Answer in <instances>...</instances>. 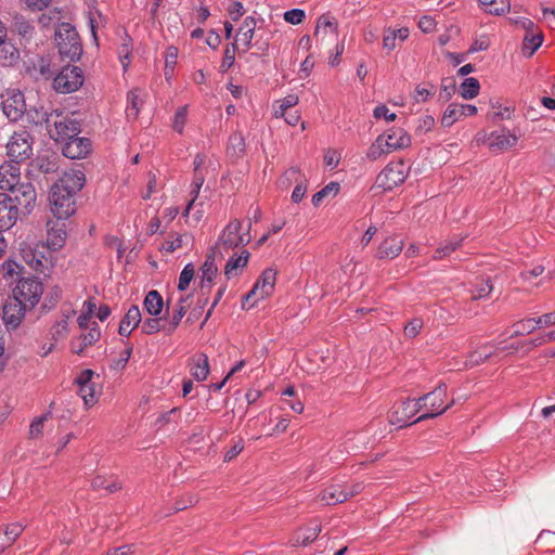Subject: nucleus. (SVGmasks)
Wrapping results in <instances>:
<instances>
[{"instance_id":"c85d7f7f","label":"nucleus","mask_w":555,"mask_h":555,"mask_svg":"<svg viewBox=\"0 0 555 555\" xmlns=\"http://www.w3.org/2000/svg\"><path fill=\"white\" fill-rule=\"evenodd\" d=\"M320 500L326 505H336L347 501L346 489L339 485H331L319 495Z\"/></svg>"},{"instance_id":"a211bd4d","label":"nucleus","mask_w":555,"mask_h":555,"mask_svg":"<svg viewBox=\"0 0 555 555\" xmlns=\"http://www.w3.org/2000/svg\"><path fill=\"white\" fill-rule=\"evenodd\" d=\"M275 281L276 270H274L273 268H267L261 272L260 276L254 284V292H258L259 298L264 299L273 293Z\"/></svg>"},{"instance_id":"49530a36","label":"nucleus","mask_w":555,"mask_h":555,"mask_svg":"<svg viewBox=\"0 0 555 555\" xmlns=\"http://www.w3.org/2000/svg\"><path fill=\"white\" fill-rule=\"evenodd\" d=\"M320 532L321 526L319 524H315L314 526L302 529L300 532H298L296 541L298 544L307 546L314 540H317Z\"/></svg>"},{"instance_id":"7c9ffc66","label":"nucleus","mask_w":555,"mask_h":555,"mask_svg":"<svg viewBox=\"0 0 555 555\" xmlns=\"http://www.w3.org/2000/svg\"><path fill=\"white\" fill-rule=\"evenodd\" d=\"M144 310L151 317H158L164 309V299L158 291H150L143 300Z\"/></svg>"},{"instance_id":"a18cd8bd","label":"nucleus","mask_w":555,"mask_h":555,"mask_svg":"<svg viewBox=\"0 0 555 555\" xmlns=\"http://www.w3.org/2000/svg\"><path fill=\"white\" fill-rule=\"evenodd\" d=\"M462 117L459 104L451 103L448 105L441 117V126L449 128Z\"/></svg>"},{"instance_id":"9b49d317","label":"nucleus","mask_w":555,"mask_h":555,"mask_svg":"<svg viewBox=\"0 0 555 555\" xmlns=\"http://www.w3.org/2000/svg\"><path fill=\"white\" fill-rule=\"evenodd\" d=\"M422 406L421 401L406 398L395 406L389 420L390 424L398 428H404L418 423L420 421L413 417L422 410Z\"/></svg>"},{"instance_id":"0eeeda50","label":"nucleus","mask_w":555,"mask_h":555,"mask_svg":"<svg viewBox=\"0 0 555 555\" xmlns=\"http://www.w3.org/2000/svg\"><path fill=\"white\" fill-rule=\"evenodd\" d=\"M42 294L43 284L36 276L22 278L13 289V296L22 302L25 301L30 310L39 302Z\"/></svg>"},{"instance_id":"c03bdc74","label":"nucleus","mask_w":555,"mask_h":555,"mask_svg":"<svg viewBox=\"0 0 555 555\" xmlns=\"http://www.w3.org/2000/svg\"><path fill=\"white\" fill-rule=\"evenodd\" d=\"M178 59V49L173 46H170L166 49L165 52V67H164V75L167 81H169L175 72V66L177 64Z\"/></svg>"},{"instance_id":"c9c22d12","label":"nucleus","mask_w":555,"mask_h":555,"mask_svg":"<svg viewBox=\"0 0 555 555\" xmlns=\"http://www.w3.org/2000/svg\"><path fill=\"white\" fill-rule=\"evenodd\" d=\"M479 90L480 83L478 79L474 77L465 78L459 87V93L465 100H472L476 98L479 93Z\"/></svg>"},{"instance_id":"4be33fe9","label":"nucleus","mask_w":555,"mask_h":555,"mask_svg":"<svg viewBox=\"0 0 555 555\" xmlns=\"http://www.w3.org/2000/svg\"><path fill=\"white\" fill-rule=\"evenodd\" d=\"M403 248V240L399 236L386 237L378 246L376 257L378 259H393L398 257Z\"/></svg>"},{"instance_id":"cd10ccee","label":"nucleus","mask_w":555,"mask_h":555,"mask_svg":"<svg viewBox=\"0 0 555 555\" xmlns=\"http://www.w3.org/2000/svg\"><path fill=\"white\" fill-rule=\"evenodd\" d=\"M20 60V50L14 43L2 39L0 43V66H13L17 64Z\"/></svg>"},{"instance_id":"412c9836","label":"nucleus","mask_w":555,"mask_h":555,"mask_svg":"<svg viewBox=\"0 0 555 555\" xmlns=\"http://www.w3.org/2000/svg\"><path fill=\"white\" fill-rule=\"evenodd\" d=\"M517 137L508 130L502 129L492 131L488 137V144L491 150L503 151L514 146L517 143Z\"/></svg>"},{"instance_id":"f03ea898","label":"nucleus","mask_w":555,"mask_h":555,"mask_svg":"<svg viewBox=\"0 0 555 555\" xmlns=\"http://www.w3.org/2000/svg\"><path fill=\"white\" fill-rule=\"evenodd\" d=\"M54 40L62 61L75 63L80 60L82 42L74 25L66 22L59 23L54 31Z\"/></svg>"},{"instance_id":"5701e85b","label":"nucleus","mask_w":555,"mask_h":555,"mask_svg":"<svg viewBox=\"0 0 555 555\" xmlns=\"http://www.w3.org/2000/svg\"><path fill=\"white\" fill-rule=\"evenodd\" d=\"M101 337V330L96 322H93L92 326L89 328L87 333L81 334L77 340L78 345L75 340L72 341L70 348L72 351L78 356H82L85 348L88 346H92L95 344Z\"/></svg>"},{"instance_id":"9d476101","label":"nucleus","mask_w":555,"mask_h":555,"mask_svg":"<svg viewBox=\"0 0 555 555\" xmlns=\"http://www.w3.org/2000/svg\"><path fill=\"white\" fill-rule=\"evenodd\" d=\"M251 223L248 222V227L245 233H241L242 222L238 219H234L228 223L222 230L217 244H222L225 250L233 249L240 246H246L249 244Z\"/></svg>"},{"instance_id":"5fc2aeb1","label":"nucleus","mask_w":555,"mask_h":555,"mask_svg":"<svg viewBox=\"0 0 555 555\" xmlns=\"http://www.w3.org/2000/svg\"><path fill=\"white\" fill-rule=\"evenodd\" d=\"M188 105L179 107L173 116L172 128L178 133H182L186 122Z\"/></svg>"},{"instance_id":"f3484780","label":"nucleus","mask_w":555,"mask_h":555,"mask_svg":"<svg viewBox=\"0 0 555 555\" xmlns=\"http://www.w3.org/2000/svg\"><path fill=\"white\" fill-rule=\"evenodd\" d=\"M379 138L383 139L386 150L390 152L405 149L411 144V137L403 128H390L379 134Z\"/></svg>"},{"instance_id":"bb28decb","label":"nucleus","mask_w":555,"mask_h":555,"mask_svg":"<svg viewBox=\"0 0 555 555\" xmlns=\"http://www.w3.org/2000/svg\"><path fill=\"white\" fill-rule=\"evenodd\" d=\"M257 27L256 18L251 15L246 16L241 26L237 29L236 38L242 36L244 50L243 52L248 51L253 47V39L255 36V30Z\"/></svg>"},{"instance_id":"423d86ee","label":"nucleus","mask_w":555,"mask_h":555,"mask_svg":"<svg viewBox=\"0 0 555 555\" xmlns=\"http://www.w3.org/2000/svg\"><path fill=\"white\" fill-rule=\"evenodd\" d=\"M409 173L403 160L390 162L376 177V186L385 192L392 191L402 184Z\"/></svg>"},{"instance_id":"de8ad7c7","label":"nucleus","mask_w":555,"mask_h":555,"mask_svg":"<svg viewBox=\"0 0 555 555\" xmlns=\"http://www.w3.org/2000/svg\"><path fill=\"white\" fill-rule=\"evenodd\" d=\"M163 318L153 317L145 319L142 323V332L146 335H152L168 328L166 324H163Z\"/></svg>"},{"instance_id":"bf43d9fd","label":"nucleus","mask_w":555,"mask_h":555,"mask_svg":"<svg viewBox=\"0 0 555 555\" xmlns=\"http://www.w3.org/2000/svg\"><path fill=\"white\" fill-rule=\"evenodd\" d=\"M16 173V183L20 182V167L18 164L11 163L0 166V181L10 180L11 175Z\"/></svg>"},{"instance_id":"338daca9","label":"nucleus","mask_w":555,"mask_h":555,"mask_svg":"<svg viewBox=\"0 0 555 555\" xmlns=\"http://www.w3.org/2000/svg\"><path fill=\"white\" fill-rule=\"evenodd\" d=\"M67 332L68 321L67 319H62L61 321H57L52 327V339L56 341L57 339L65 337Z\"/></svg>"},{"instance_id":"72a5a7b5","label":"nucleus","mask_w":555,"mask_h":555,"mask_svg":"<svg viewBox=\"0 0 555 555\" xmlns=\"http://www.w3.org/2000/svg\"><path fill=\"white\" fill-rule=\"evenodd\" d=\"M493 291V285L490 278H482L480 281L472 284L469 292L473 300L485 299Z\"/></svg>"},{"instance_id":"f704fd0d","label":"nucleus","mask_w":555,"mask_h":555,"mask_svg":"<svg viewBox=\"0 0 555 555\" xmlns=\"http://www.w3.org/2000/svg\"><path fill=\"white\" fill-rule=\"evenodd\" d=\"M322 29L325 31L328 30L336 37L338 36V22L331 13H324L318 18L314 36L318 37Z\"/></svg>"},{"instance_id":"e2e57ef3","label":"nucleus","mask_w":555,"mask_h":555,"mask_svg":"<svg viewBox=\"0 0 555 555\" xmlns=\"http://www.w3.org/2000/svg\"><path fill=\"white\" fill-rule=\"evenodd\" d=\"M78 395L83 399L86 405H92L96 401L93 384L78 386Z\"/></svg>"},{"instance_id":"0e129e2a","label":"nucleus","mask_w":555,"mask_h":555,"mask_svg":"<svg viewBox=\"0 0 555 555\" xmlns=\"http://www.w3.org/2000/svg\"><path fill=\"white\" fill-rule=\"evenodd\" d=\"M60 18H61V11L57 9H54L47 13H42L38 18V23L41 25V27L48 28L51 26V24L53 22L60 21Z\"/></svg>"},{"instance_id":"dca6fc26","label":"nucleus","mask_w":555,"mask_h":555,"mask_svg":"<svg viewBox=\"0 0 555 555\" xmlns=\"http://www.w3.org/2000/svg\"><path fill=\"white\" fill-rule=\"evenodd\" d=\"M18 211L8 193H0V232L8 231L15 224Z\"/></svg>"},{"instance_id":"aec40b11","label":"nucleus","mask_w":555,"mask_h":555,"mask_svg":"<svg viewBox=\"0 0 555 555\" xmlns=\"http://www.w3.org/2000/svg\"><path fill=\"white\" fill-rule=\"evenodd\" d=\"M218 268L215 263L214 254L208 255L201 267V281L199 287L203 295H207L210 292L211 283L216 278Z\"/></svg>"},{"instance_id":"a878e982","label":"nucleus","mask_w":555,"mask_h":555,"mask_svg":"<svg viewBox=\"0 0 555 555\" xmlns=\"http://www.w3.org/2000/svg\"><path fill=\"white\" fill-rule=\"evenodd\" d=\"M59 156L55 153L46 152L39 154L34 160L33 165L44 175L56 173L59 170Z\"/></svg>"},{"instance_id":"3c124183","label":"nucleus","mask_w":555,"mask_h":555,"mask_svg":"<svg viewBox=\"0 0 555 555\" xmlns=\"http://www.w3.org/2000/svg\"><path fill=\"white\" fill-rule=\"evenodd\" d=\"M391 153L390 151L386 150L385 143L383 142V139L377 137V139L372 143V145L369 147L366 152V158L369 160H376L382 155Z\"/></svg>"},{"instance_id":"58836bf2","label":"nucleus","mask_w":555,"mask_h":555,"mask_svg":"<svg viewBox=\"0 0 555 555\" xmlns=\"http://www.w3.org/2000/svg\"><path fill=\"white\" fill-rule=\"evenodd\" d=\"M482 9L493 15H501L509 10V0H478Z\"/></svg>"},{"instance_id":"2f4dec72","label":"nucleus","mask_w":555,"mask_h":555,"mask_svg":"<svg viewBox=\"0 0 555 555\" xmlns=\"http://www.w3.org/2000/svg\"><path fill=\"white\" fill-rule=\"evenodd\" d=\"M463 237L453 236L448 241L442 242L434 251L433 259L441 260L449 257L452 253L459 249L463 244Z\"/></svg>"},{"instance_id":"ddd939ff","label":"nucleus","mask_w":555,"mask_h":555,"mask_svg":"<svg viewBox=\"0 0 555 555\" xmlns=\"http://www.w3.org/2000/svg\"><path fill=\"white\" fill-rule=\"evenodd\" d=\"M7 155L11 163L20 164L31 154V144L25 133H14L7 144Z\"/></svg>"},{"instance_id":"473e14b6","label":"nucleus","mask_w":555,"mask_h":555,"mask_svg":"<svg viewBox=\"0 0 555 555\" xmlns=\"http://www.w3.org/2000/svg\"><path fill=\"white\" fill-rule=\"evenodd\" d=\"M249 253L247 250H243L238 256L236 254L232 255L224 267V274L230 280L236 275L234 271L238 268H245L248 263Z\"/></svg>"},{"instance_id":"13d9d810","label":"nucleus","mask_w":555,"mask_h":555,"mask_svg":"<svg viewBox=\"0 0 555 555\" xmlns=\"http://www.w3.org/2000/svg\"><path fill=\"white\" fill-rule=\"evenodd\" d=\"M492 351H483V350H475L469 353L466 364L470 366H476L485 363L491 356Z\"/></svg>"},{"instance_id":"393cba45","label":"nucleus","mask_w":555,"mask_h":555,"mask_svg":"<svg viewBox=\"0 0 555 555\" xmlns=\"http://www.w3.org/2000/svg\"><path fill=\"white\" fill-rule=\"evenodd\" d=\"M142 321L141 311L138 306H131L120 321L118 333L120 336L129 337L132 330Z\"/></svg>"},{"instance_id":"8fccbe9b","label":"nucleus","mask_w":555,"mask_h":555,"mask_svg":"<svg viewBox=\"0 0 555 555\" xmlns=\"http://www.w3.org/2000/svg\"><path fill=\"white\" fill-rule=\"evenodd\" d=\"M456 82L453 77H446L441 80V88L439 92V100L448 102L455 93Z\"/></svg>"},{"instance_id":"2eb2a0df","label":"nucleus","mask_w":555,"mask_h":555,"mask_svg":"<svg viewBox=\"0 0 555 555\" xmlns=\"http://www.w3.org/2000/svg\"><path fill=\"white\" fill-rule=\"evenodd\" d=\"M65 220L48 221L47 223V243L44 244L52 253L61 249L67 237Z\"/></svg>"},{"instance_id":"b1692460","label":"nucleus","mask_w":555,"mask_h":555,"mask_svg":"<svg viewBox=\"0 0 555 555\" xmlns=\"http://www.w3.org/2000/svg\"><path fill=\"white\" fill-rule=\"evenodd\" d=\"M189 366L191 375L197 382H204L210 372L209 360L207 354L197 353L190 358Z\"/></svg>"},{"instance_id":"680f3d73","label":"nucleus","mask_w":555,"mask_h":555,"mask_svg":"<svg viewBox=\"0 0 555 555\" xmlns=\"http://www.w3.org/2000/svg\"><path fill=\"white\" fill-rule=\"evenodd\" d=\"M284 21L292 25H299L306 17V12L302 9H291L284 12Z\"/></svg>"},{"instance_id":"f8f14e48","label":"nucleus","mask_w":555,"mask_h":555,"mask_svg":"<svg viewBox=\"0 0 555 555\" xmlns=\"http://www.w3.org/2000/svg\"><path fill=\"white\" fill-rule=\"evenodd\" d=\"M28 310L30 309L25 305V301L22 302L14 296L9 297L2 307V321L7 330H16Z\"/></svg>"},{"instance_id":"69168bd1","label":"nucleus","mask_w":555,"mask_h":555,"mask_svg":"<svg viewBox=\"0 0 555 555\" xmlns=\"http://www.w3.org/2000/svg\"><path fill=\"white\" fill-rule=\"evenodd\" d=\"M423 327V320L418 318L412 319L405 326H404V335L408 338H414L418 335L421 328Z\"/></svg>"},{"instance_id":"1a4fd4ad","label":"nucleus","mask_w":555,"mask_h":555,"mask_svg":"<svg viewBox=\"0 0 555 555\" xmlns=\"http://www.w3.org/2000/svg\"><path fill=\"white\" fill-rule=\"evenodd\" d=\"M23 258L35 271L44 275L54 267V254L44 244H36L23 250Z\"/></svg>"},{"instance_id":"f257e3e1","label":"nucleus","mask_w":555,"mask_h":555,"mask_svg":"<svg viewBox=\"0 0 555 555\" xmlns=\"http://www.w3.org/2000/svg\"><path fill=\"white\" fill-rule=\"evenodd\" d=\"M86 184V175L80 169H72L55 182L49 193V205L53 217L67 220L76 210L75 196Z\"/></svg>"},{"instance_id":"4468645a","label":"nucleus","mask_w":555,"mask_h":555,"mask_svg":"<svg viewBox=\"0 0 555 555\" xmlns=\"http://www.w3.org/2000/svg\"><path fill=\"white\" fill-rule=\"evenodd\" d=\"M92 149L91 140L83 137H75L63 143L62 153L70 159H82L87 157Z\"/></svg>"},{"instance_id":"ea45409f","label":"nucleus","mask_w":555,"mask_h":555,"mask_svg":"<svg viewBox=\"0 0 555 555\" xmlns=\"http://www.w3.org/2000/svg\"><path fill=\"white\" fill-rule=\"evenodd\" d=\"M141 109L140 92L138 89H132L127 93V107L126 114L128 118L137 119Z\"/></svg>"},{"instance_id":"79ce46f5","label":"nucleus","mask_w":555,"mask_h":555,"mask_svg":"<svg viewBox=\"0 0 555 555\" xmlns=\"http://www.w3.org/2000/svg\"><path fill=\"white\" fill-rule=\"evenodd\" d=\"M238 51L237 40L228 44L223 51V59L219 66L221 74L227 73L235 63V52Z\"/></svg>"},{"instance_id":"c756f323","label":"nucleus","mask_w":555,"mask_h":555,"mask_svg":"<svg viewBox=\"0 0 555 555\" xmlns=\"http://www.w3.org/2000/svg\"><path fill=\"white\" fill-rule=\"evenodd\" d=\"M12 29L26 42H29L35 35L34 24L23 15H15L13 17Z\"/></svg>"},{"instance_id":"4c0bfd02","label":"nucleus","mask_w":555,"mask_h":555,"mask_svg":"<svg viewBox=\"0 0 555 555\" xmlns=\"http://www.w3.org/2000/svg\"><path fill=\"white\" fill-rule=\"evenodd\" d=\"M543 34H526L522 42V53L526 56H532L533 53L542 46Z\"/></svg>"},{"instance_id":"864d4df0","label":"nucleus","mask_w":555,"mask_h":555,"mask_svg":"<svg viewBox=\"0 0 555 555\" xmlns=\"http://www.w3.org/2000/svg\"><path fill=\"white\" fill-rule=\"evenodd\" d=\"M185 313H186L185 306L177 305V307L175 308V310L172 312L170 321L167 325L168 328L166 330V334H171L176 331V328L180 324V322H181L182 318L185 315Z\"/></svg>"},{"instance_id":"39448f33","label":"nucleus","mask_w":555,"mask_h":555,"mask_svg":"<svg viewBox=\"0 0 555 555\" xmlns=\"http://www.w3.org/2000/svg\"><path fill=\"white\" fill-rule=\"evenodd\" d=\"M447 397V385L440 383L433 391L420 397L417 400L421 401L422 410L425 412L416 417V421H425L428 418H435L443 414L454 403L452 400L450 403L444 404Z\"/></svg>"},{"instance_id":"4d7b16f0","label":"nucleus","mask_w":555,"mask_h":555,"mask_svg":"<svg viewBox=\"0 0 555 555\" xmlns=\"http://www.w3.org/2000/svg\"><path fill=\"white\" fill-rule=\"evenodd\" d=\"M298 103V96L295 94H288L280 101L279 107L275 109V117L285 116L288 108L294 107Z\"/></svg>"},{"instance_id":"a19ab883","label":"nucleus","mask_w":555,"mask_h":555,"mask_svg":"<svg viewBox=\"0 0 555 555\" xmlns=\"http://www.w3.org/2000/svg\"><path fill=\"white\" fill-rule=\"evenodd\" d=\"M62 298V289L60 286H53L44 296L43 302L40 306L41 313H47L54 309Z\"/></svg>"},{"instance_id":"7ed1b4c3","label":"nucleus","mask_w":555,"mask_h":555,"mask_svg":"<svg viewBox=\"0 0 555 555\" xmlns=\"http://www.w3.org/2000/svg\"><path fill=\"white\" fill-rule=\"evenodd\" d=\"M0 189L8 190L13 205L23 214L29 215L36 203L37 193L30 182L16 183V173L11 175L10 180L0 181Z\"/></svg>"},{"instance_id":"052dcab7","label":"nucleus","mask_w":555,"mask_h":555,"mask_svg":"<svg viewBox=\"0 0 555 555\" xmlns=\"http://www.w3.org/2000/svg\"><path fill=\"white\" fill-rule=\"evenodd\" d=\"M130 53H131V38L126 33L125 34V42L120 46L119 51H118L119 59H120L124 69H126L129 66Z\"/></svg>"},{"instance_id":"09e8293b","label":"nucleus","mask_w":555,"mask_h":555,"mask_svg":"<svg viewBox=\"0 0 555 555\" xmlns=\"http://www.w3.org/2000/svg\"><path fill=\"white\" fill-rule=\"evenodd\" d=\"M339 190L340 184L336 181H332L315 194H313L311 202L314 206H319L324 197L328 196L330 194L336 195Z\"/></svg>"},{"instance_id":"6e6d98bb","label":"nucleus","mask_w":555,"mask_h":555,"mask_svg":"<svg viewBox=\"0 0 555 555\" xmlns=\"http://www.w3.org/2000/svg\"><path fill=\"white\" fill-rule=\"evenodd\" d=\"M24 528L20 524H11L2 529L5 537V544L12 545L15 540L22 534Z\"/></svg>"},{"instance_id":"603ef678","label":"nucleus","mask_w":555,"mask_h":555,"mask_svg":"<svg viewBox=\"0 0 555 555\" xmlns=\"http://www.w3.org/2000/svg\"><path fill=\"white\" fill-rule=\"evenodd\" d=\"M194 273H195V268L193 266V263H186L184 266V268L182 269L181 273H180V276H179V281H178V289L179 291H185L191 281L193 280L194 278Z\"/></svg>"},{"instance_id":"6ab92c4d","label":"nucleus","mask_w":555,"mask_h":555,"mask_svg":"<svg viewBox=\"0 0 555 555\" xmlns=\"http://www.w3.org/2000/svg\"><path fill=\"white\" fill-rule=\"evenodd\" d=\"M2 109L10 120H18L25 111L24 95L21 92L13 93L10 98L3 101Z\"/></svg>"},{"instance_id":"20e7f679","label":"nucleus","mask_w":555,"mask_h":555,"mask_svg":"<svg viewBox=\"0 0 555 555\" xmlns=\"http://www.w3.org/2000/svg\"><path fill=\"white\" fill-rule=\"evenodd\" d=\"M42 119L49 128L51 137L56 142H65L73 139L81 131V125L77 119L63 115L57 109L44 113Z\"/></svg>"},{"instance_id":"6e6552de","label":"nucleus","mask_w":555,"mask_h":555,"mask_svg":"<svg viewBox=\"0 0 555 555\" xmlns=\"http://www.w3.org/2000/svg\"><path fill=\"white\" fill-rule=\"evenodd\" d=\"M82 69L75 65L62 67L53 79V88L56 92L67 94L77 91L83 83Z\"/></svg>"},{"instance_id":"37998d69","label":"nucleus","mask_w":555,"mask_h":555,"mask_svg":"<svg viewBox=\"0 0 555 555\" xmlns=\"http://www.w3.org/2000/svg\"><path fill=\"white\" fill-rule=\"evenodd\" d=\"M513 332L509 335V338L524 336L527 334L532 333L534 330H537V325L534 323L533 318L524 319L515 322L512 325Z\"/></svg>"},{"instance_id":"e433bc0d","label":"nucleus","mask_w":555,"mask_h":555,"mask_svg":"<svg viewBox=\"0 0 555 555\" xmlns=\"http://www.w3.org/2000/svg\"><path fill=\"white\" fill-rule=\"evenodd\" d=\"M88 26L91 31L92 39L96 46H99L98 38V20L105 22V17L102 12L99 11L94 5H89L88 11L86 12Z\"/></svg>"},{"instance_id":"774afa93","label":"nucleus","mask_w":555,"mask_h":555,"mask_svg":"<svg viewBox=\"0 0 555 555\" xmlns=\"http://www.w3.org/2000/svg\"><path fill=\"white\" fill-rule=\"evenodd\" d=\"M47 420V415H41L39 417H36L30 426H29V436L30 438H38L42 435L43 433V424H44V421Z\"/></svg>"}]
</instances>
